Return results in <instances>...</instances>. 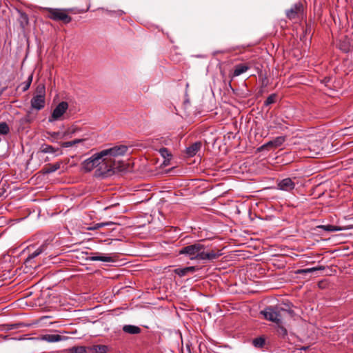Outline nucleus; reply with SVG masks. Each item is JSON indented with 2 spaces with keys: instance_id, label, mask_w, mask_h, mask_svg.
Wrapping results in <instances>:
<instances>
[{
  "instance_id": "nucleus-15",
  "label": "nucleus",
  "mask_w": 353,
  "mask_h": 353,
  "mask_svg": "<svg viewBox=\"0 0 353 353\" xmlns=\"http://www.w3.org/2000/svg\"><path fill=\"white\" fill-rule=\"evenodd\" d=\"M202 143L201 141H196L186 148V154L188 157H194L200 150Z\"/></svg>"
},
{
  "instance_id": "nucleus-12",
  "label": "nucleus",
  "mask_w": 353,
  "mask_h": 353,
  "mask_svg": "<svg viewBox=\"0 0 353 353\" xmlns=\"http://www.w3.org/2000/svg\"><path fill=\"white\" fill-rule=\"evenodd\" d=\"M250 68L251 65L250 63H243L235 65L234 67L233 72L232 74V77H238L242 74L250 69Z\"/></svg>"
},
{
  "instance_id": "nucleus-33",
  "label": "nucleus",
  "mask_w": 353,
  "mask_h": 353,
  "mask_svg": "<svg viewBox=\"0 0 353 353\" xmlns=\"http://www.w3.org/2000/svg\"><path fill=\"white\" fill-rule=\"evenodd\" d=\"M10 132V128L7 123L1 122L0 123V134L6 135Z\"/></svg>"
},
{
  "instance_id": "nucleus-31",
  "label": "nucleus",
  "mask_w": 353,
  "mask_h": 353,
  "mask_svg": "<svg viewBox=\"0 0 353 353\" xmlns=\"http://www.w3.org/2000/svg\"><path fill=\"white\" fill-rule=\"evenodd\" d=\"M87 347L85 346H74L68 350L69 353H86Z\"/></svg>"
},
{
  "instance_id": "nucleus-28",
  "label": "nucleus",
  "mask_w": 353,
  "mask_h": 353,
  "mask_svg": "<svg viewBox=\"0 0 353 353\" xmlns=\"http://www.w3.org/2000/svg\"><path fill=\"white\" fill-rule=\"evenodd\" d=\"M88 9H89V7L87 6L86 8H71L65 9V10H66V12L68 13V14H69L70 13H71V14L84 13V12H86L88 10Z\"/></svg>"
},
{
  "instance_id": "nucleus-1",
  "label": "nucleus",
  "mask_w": 353,
  "mask_h": 353,
  "mask_svg": "<svg viewBox=\"0 0 353 353\" xmlns=\"http://www.w3.org/2000/svg\"><path fill=\"white\" fill-rule=\"evenodd\" d=\"M260 314L265 320L274 322L277 325L276 334L279 338L284 340L288 338V330L283 324H286L295 316V312L290 305L285 304V307L280 305L268 306L260 312Z\"/></svg>"
},
{
  "instance_id": "nucleus-39",
  "label": "nucleus",
  "mask_w": 353,
  "mask_h": 353,
  "mask_svg": "<svg viewBox=\"0 0 353 353\" xmlns=\"http://www.w3.org/2000/svg\"><path fill=\"white\" fill-rule=\"evenodd\" d=\"M8 326H9V329H10V330H12V329H14V328H17V327H18L17 325H16V324L9 325Z\"/></svg>"
},
{
  "instance_id": "nucleus-3",
  "label": "nucleus",
  "mask_w": 353,
  "mask_h": 353,
  "mask_svg": "<svg viewBox=\"0 0 353 353\" xmlns=\"http://www.w3.org/2000/svg\"><path fill=\"white\" fill-rule=\"evenodd\" d=\"M99 163L95 172L97 176L108 177L114 174L115 170L118 169L116 161L110 157H103Z\"/></svg>"
},
{
  "instance_id": "nucleus-18",
  "label": "nucleus",
  "mask_w": 353,
  "mask_h": 353,
  "mask_svg": "<svg viewBox=\"0 0 353 353\" xmlns=\"http://www.w3.org/2000/svg\"><path fill=\"white\" fill-rule=\"evenodd\" d=\"M161 156L164 159L163 165H167L169 164L170 161L172 158V154L166 148H161L159 150Z\"/></svg>"
},
{
  "instance_id": "nucleus-11",
  "label": "nucleus",
  "mask_w": 353,
  "mask_h": 353,
  "mask_svg": "<svg viewBox=\"0 0 353 353\" xmlns=\"http://www.w3.org/2000/svg\"><path fill=\"white\" fill-rule=\"evenodd\" d=\"M30 103L32 109L40 110L45 107L46 99L43 97L34 95L30 101Z\"/></svg>"
},
{
  "instance_id": "nucleus-21",
  "label": "nucleus",
  "mask_w": 353,
  "mask_h": 353,
  "mask_svg": "<svg viewBox=\"0 0 353 353\" xmlns=\"http://www.w3.org/2000/svg\"><path fill=\"white\" fill-rule=\"evenodd\" d=\"M316 228L321 229L327 232L341 231L343 230V228H342L339 226L330 225V224L317 225Z\"/></svg>"
},
{
  "instance_id": "nucleus-40",
  "label": "nucleus",
  "mask_w": 353,
  "mask_h": 353,
  "mask_svg": "<svg viewBox=\"0 0 353 353\" xmlns=\"http://www.w3.org/2000/svg\"><path fill=\"white\" fill-rule=\"evenodd\" d=\"M25 120H26V122H28V123H30V122L32 121V119L30 118V116H29V115H27V116L26 117Z\"/></svg>"
},
{
  "instance_id": "nucleus-37",
  "label": "nucleus",
  "mask_w": 353,
  "mask_h": 353,
  "mask_svg": "<svg viewBox=\"0 0 353 353\" xmlns=\"http://www.w3.org/2000/svg\"><path fill=\"white\" fill-rule=\"evenodd\" d=\"M253 344L255 347H261L265 344V339L262 337H258L253 340Z\"/></svg>"
},
{
  "instance_id": "nucleus-20",
  "label": "nucleus",
  "mask_w": 353,
  "mask_h": 353,
  "mask_svg": "<svg viewBox=\"0 0 353 353\" xmlns=\"http://www.w3.org/2000/svg\"><path fill=\"white\" fill-rule=\"evenodd\" d=\"M123 331L125 333L130 334H138L141 332V329L136 325H125L123 327Z\"/></svg>"
},
{
  "instance_id": "nucleus-2",
  "label": "nucleus",
  "mask_w": 353,
  "mask_h": 353,
  "mask_svg": "<svg viewBox=\"0 0 353 353\" xmlns=\"http://www.w3.org/2000/svg\"><path fill=\"white\" fill-rule=\"evenodd\" d=\"M202 241L203 240L183 247L179 250V255H184L190 260L210 261L217 259L221 255L219 250L208 249L205 244L201 243Z\"/></svg>"
},
{
  "instance_id": "nucleus-5",
  "label": "nucleus",
  "mask_w": 353,
  "mask_h": 353,
  "mask_svg": "<svg viewBox=\"0 0 353 353\" xmlns=\"http://www.w3.org/2000/svg\"><path fill=\"white\" fill-rule=\"evenodd\" d=\"M103 156L101 152L93 154L90 158L84 160L82 163V170L85 172H91L94 168H97V165L100 164L101 159Z\"/></svg>"
},
{
  "instance_id": "nucleus-23",
  "label": "nucleus",
  "mask_w": 353,
  "mask_h": 353,
  "mask_svg": "<svg viewBox=\"0 0 353 353\" xmlns=\"http://www.w3.org/2000/svg\"><path fill=\"white\" fill-rule=\"evenodd\" d=\"M63 336L59 334H45L42 339L48 342H57L63 339Z\"/></svg>"
},
{
  "instance_id": "nucleus-25",
  "label": "nucleus",
  "mask_w": 353,
  "mask_h": 353,
  "mask_svg": "<svg viewBox=\"0 0 353 353\" xmlns=\"http://www.w3.org/2000/svg\"><path fill=\"white\" fill-rule=\"evenodd\" d=\"M36 96L43 97L46 98V86L43 83H39L35 90Z\"/></svg>"
},
{
  "instance_id": "nucleus-19",
  "label": "nucleus",
  "mask_w": 353,
  "mask_h": 353,
  "mask_svg": "<svg viewBox=\"0 0 353 353\" xmlns=\"http://www.w3.org/2000/svg\"><path fill=\"white\" fill-rule=\"evenodd\" d=\"M59 151L60 154H62V151L59 148H54L50 145L48 144H41L40 148H39V152L41 153H55Z\"/></svg>"
},
{
  "instance_id": "nucleus-6",
  "label": "nucleus",
  "mask_w": 353,
  "mask_h": 353,
  "mask_svg": "<svg viewBox=\"0 0 353 353\" xmlns=\"http://www.w3.org/2000/svg\"><path fill=\"white\" fill-rule=\"evenodd\" d=\"M128 148L124 145H116L109 149L103 150L101 151V153L103 157H113L124 155L128 150Z\"/></svg>"
},
{
  "instance_id": "nucleus-34",
  "label": "nucleus",
  "mask_w": 353,
  "mask_h": 353,
  "mask_svg": "<svg viewBox=\"0 0 353 353\" xmlns=\"http://www.w3.org/2000/svg\"><path fill=\"white\" fill-rule=\"evenodd\" d=\"M276 149L273 145V143L272 141H268V143L263 144L260 148H258L259 151H263V150H272Z\"/></svg>"
},
{
  "instance_id": "nucleus-29",
  "label": "nucleus",
  "mask_w": 353,
  "mask_h": 353,
  "mask_svg": "<svg viewBox=\"0 0 353 353\" xmlns=\"http://www.w3.org/2000/svg\"><path fill=\"white\" fill-rule=\"evenodd\" d=\"M32 79H33V74H31L28 77V79L26 81H24V82L21 83L20 86L22 87V91L23 92H26V91H27L30 88V85H31L32 81Z\"/></svg>"
},
{
  "instance_id": "nucleus-24",
  "label": "nucleus",
  "mask_w": 353,
  "mask_h": 353,
  "mask_svg": "<svg viewBox=\"0 0 353 353\" xmlns=\"http://www.w3.org/2000/svg\"><path fill=\"white\" fill-rule=\"evenodd\" d=\"M85 141V139H76L74 140L70 141H65L60 143V145L62 148H68L72 147L77 143H82Z\"/></svg>"
},
{
  "instance_id": "nucleus-32",
  "label": "nucleus",
  "mask_w": 353,
  "mask_h": 353,
  "mask_svg": "<svg viewBox=\"0 0 353 353\" xmlns=\"http://www.w3.org/2000/svg\"><path fill=\"white\" fill-rule=\"evenodd\" d=\"M285 141V137H277L272 140L275 148L280 147Z\"/></svg>"
},
{
  "instance_id": "nucleus-7",
  "label": "nucleus",
  "mask_w": 353,
  "mask_h": 353,
  "mask_svg": "<svg viewBox=\"0 0 353 353\" xmlns=\"http://www.w3.org/2000/svg\"><path fill=\"white\" fill-rule=\"evenodd\" d=\"M68 108V103L66 101L60 102L53 110L48 121L53 122L59 120Z\"/></svg>"
},
{
  "instance_id": "nucleus-14",
  "label": "nucleus",
  "mask_w": 353,
  "mask_h": 353,
  "mask_svg": "<svg viewBox=\"0 0 353 353\" xmlns=\"http://www.w3.org/2000/svg\"><path fill=\"white\" fill-rule=\"evenodd\" d=\"M90 256H88L87 258V260L95 261H100L103 262H113L114 259L112 256H107V255H103L101 253L99 252H95V253H91Z\"/></svg>"
},
{
  "instance_id": "nucleus-36",
  "label": "nucleus",
  "mask_w": 353,
  "mask_h": 353,
  "mask_svg": "<svg viewBox=\"0 0 353 353\" xmlns=\"http://www.w3.org/2000/svg\"><path fill=\"white\" fill-rule=\"evenodd\" d=\"M46 133L50 135L52 139H49L51 142H53L54 139H61V137L62 133L59 132H46Z\"/></svg>"
},
{
  "instance_id": "nucleus-22",
  "label": "nucleus",
  "mask_w": 353,
  "mask_h": 353,
  "mask_svg": "<svg viewBox=\"0 0 353 353\" xmlns=\"http://www.w3.org/2000/svg\"><path fill=\"white\" fill-rule=\"evenodd\" d=\"M324 269H325V268L323 266H318V267H314V268H306V269H298L297 270L295 271V274H305L315 272L316 270H323Z\"/></svg>"
},
{
  "instance_id": "nucleus-13",
  "label": "nucleus",
  "mask_w": 353,
  "mask_h": 353,
  "mask_svg": "<svg viewBox=\"0 0 353 353\" xmlns=\"http://www.w3.org/2000/svg\"><path fill=\"white\" fill-rule=\"evenodd\" d=\"M199 268L197 266H188L183 268H176L173 270V272L180 277H183L190 273H194L199 270Z\"/></svg>"
},
{
  "instance_id": "nucleus-26",
  "label": "nucleus",
  "mask_w": 353,
  "mask_h": 353,
  "mask_svg": "<svg viewBox=\"0 0 353 353\" xmlns=\"http://www.w3.org/2000/svg\"><path fill=\"white\" fill-rule=\"evenodd\" d=\"M88 348L95 353H106L108 351V347L105 345H96Z\"/></svg>"
},
{
  "instance_id": "nucleus-41",
  "label": "nucleus",
  "mask_w": 353,
  "mask_h": 353,
  "mask_svg": "<svg viewBox=\"0 0 353 353\" xmlns=\"http://www.w3.org/2000/svg\"><path fill=\"white\" fill-rule=\"evenodd\" d=\"M310 30V27L309 26H306L305 30H304L305 34H307V31Z\"/></svg>"
},
{
  "instance_id": "nucleus-9",
  "label": "nucleus",
  "mask_w": 353,
  "mask_h": 353,
  "mask_svg": "<svg viewBox=\"0 0 353 353\" xmlns=\"http://www.w3.org/2000/svg\"><path fill=\"white\" fill-rule=\"evenodd\" d=\"M277 189L290 192L295 188V183L290 178H285L276 182Z\"/></svg>"
},
{
  "instance_id": "nucleus-17",
  "label": "nucleus",
  "mask_w": 353,
  "mask_h": 353,
  "mask_svg": "<svg viewBox=\"0 0 353 353\" xmlns=\"http://www.w3.org/2000/svg\"><path fill=\"white\" fill-rule=\"evenodd\" d=\"M61 162H56L55 163H48L42 169L43 174H50L59 170L61 167Z\"/></svg>"
},
{
  "instance_id": "nucleus-27",
  "label": "nucleus",
  "mask_w": 353,
  "mask_h": 353,
  "mask_svg": "<svg viewBox=\"0 0 353 353\" xmlns=\"http://www.w3.org/2000/svg\"><path fill=\"white\" fill-rule=\"evenodd\" d=\"M80 128L75 125H72L67 130L62 133L61 138H65L67 136L72 135L75 134L77 132H79Z\"/></svg>"
},
{
  "instance_id": "nucleus-38",
  "label": "nucleus",
  "mask_w": 353,
  "mask_h": 353,
  "mask_svg": "<svg viewBox=\"0 0 353 353\" xmlns=\"http://www.w3.org/2000/svg\"><path fill=\"white\" fill-rule=\"evenodd\" d=\"M112 224V222L99 223L94 224L92 227L89 228V230H95L106 225Z\"/></svg>"
},
{
  "instance_id": "nucleus-30",
  "label": "nucleus",
  "mask_w": 353,
  "mask_h": 353,
  "mask_svg": "<svg viewBox=\"0 0 353 353\" xmlns=\"http://www.w3.org/2000/svg\"><path fill=\"white\" fill-rule=\"evenodd\" d=\"M43 246H41L38 248L36 250L32 252V253H30L27 259H26V263L30 261V260L33 259L34 258L39 256L42 252H43Z\"/></svg>"
},
{
  "instance_id": "nucleus-8",
  "label": "nucleus",
  "mask_w": 353,
  "mask_h": 353,
  "mask_svg": "<svg viewBox=\"0 0 353 353\" xmlns=\"http://www.w3.org/2000/svg\"><path fill=\"white\" fill-rule=\"evenodd\" d=\"M304 14V6L301 2H298L295 3L290 9L286 10L285 14L288 19L294 20L297 18L300 15H303Z\"/></svg>"
},
{
  "instance_id": "nucleus-35",
  "label": "nucleus",
  "mask_w": 353,
  "mask_h": 353,
  "mask_svg": "<svg viewBox=\"0 0 353 353\" xmlns=\"http://www.w3.org/2000/svg\"><path fill=\"white\" fill-rule=\"evenodd\" d=\"M277 94L275 93L271 94L266 100L264 101V105L268 106L276 102Z\"/></svg>"
},
{
  "instance_id": "nucleus-4",
  "label": "nucleus",
  "mask_w": 353,
  "mask_h": 353,
  "mask_svg": "<svg viewBox=\"0 0 353 353\" xmlns=\"http://www.w3.org/2000/svg\"><path fill=\"white\" fill-rule=\"evenodd\" d=\"M43 11L47 12L46 18L55 21H62L64 24L70 23L72 19L65 9L43 8Z\"/></svg>"
},
{
  "instance_id": "nucleus-10",
  "label": "nucleus",
  "mask_w": 353,
  "mask_h": 353,
  "mask_svg": "<svg viewBox=\"0 0 353 353\" xmlns=\"http://www.w3.org/2000/svg\"><path fill=\"white\" fill-rule=\"evenodd\" d=\"M352 47V39L347 36H344L339 41V48L345 53L350 52Z\"/></svg>"
},
{
  "instance_id": "nucleus-16",
  "label": "nucleus",
  "mask_w": 353,
  "mask_h": 353,
  "mask_svg": "<svg viewBox=\"0 0 353 353\" xmlns=\"http://www.w3.org/2000/svg\"><path fill=\"white\" fill-rule=\"evenodd\" d=\"M17 12L19 14V17L18 18V21L20 24V26L22 29H25L26 27L28 26L29 24L28 16L25 12H23L21 10H17Z\"/></svg>"
}]
</instances>
